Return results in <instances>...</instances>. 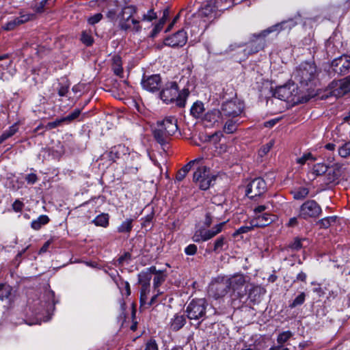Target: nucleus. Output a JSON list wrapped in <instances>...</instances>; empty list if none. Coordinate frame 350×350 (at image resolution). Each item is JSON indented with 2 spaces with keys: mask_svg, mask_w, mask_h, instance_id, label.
Listing matches in <instances>:
<instances>
[{
  "mask_svg": "<svg viewBox=\"0 0 350 350\" xmlns=\"http://www.w3.org/2000/svg\"><path fill=\"white\" fill-rule=\"evenodd\" d=\"M225 225V222H221L216 226H215L212 229L206 230L204 228H201L203 234L204 242L207 241L217 234L220 233L223 229L224 226Z\"/></svg>",
  "mask_w": 350,
  "mask_h": 350,
  "instance_id": "21",
  "label": "nucleus"
},
{
  "mask_svg": "<svg viewBox=\"0 0 350 350\" xmlns=\"http://www.w3.org/2000/svg\"><path fill=\"white\" fill-rule=\"evenodd\" d=\"M21 25L17 17H14L10 21H9L6 24L4 25V29L7 31L13 30L15 29L17 26Z\"/></svg>",
  "mask_w": 350,
  "mask_h": 350,
  "instance_id": "49",
  "label": "nucleus"
},
{
  "mask_svg": "<svg viewBox=\"0 0 350 350\" xmlns=\"http://www.w3.org/2000/svg\"><path fill=\"white\" fill-rule=\"evenodd\" d=\"M189 95L188 88H183L178 92V86L176 81H169L165 84L164 88L159 94L160 98L165 103H176V106L184 107L187 97Z\"/></svg>",
  "mask_w": 350,
  "mask_h": 350,
  "instance_id": "2",
  "label": "nucleus"
},
{
  "mask_svg": "<svg viewBox=\"0 0 350 350\" xmlns=\"http://www.w3.org/2000/svg\"><path fill=\"white\" fill-rule=\"evenodd\" d=\"M112 69L115 75L120 77L122 76L123 73V69L122 67L121 59L119 57H115L113 58Z\"/></svg>",
  "mask_w": 350,
  "mask_h": 350,
  "instance_id": "42",
  "label": "nucleus"
},
{
  "mask_svg": "<svg viewBox=\"0 0 350 350\" xmlns=\"http://www.w3.org/2000/svg\"><path fill=\"white\" fill-rule=\"evenodd\" d=\"M192 239L194 242L196 243L204 242L203 234L201 228L197 230L195 232Z\"/></svg>",
  "mask_w": 350,
  "mask_h": 350,
  "instance_id": "61",
  "label": "nucleus"
},
{
  "mask_svg": "<svg viewBox=\"0 0 350 350\" xmlns=\"http://www.w3.org/2000/svg\"><path fill=\"white\" fill-rule=\"evenodd\" d=\"M137 12V6L134 5H126L122 7L121 11L118 13L124 16V17L132 18L133 15Z\"/></svg>",
  "mask_w": 350,
  "mask_h": 350,
  "instance_id": "36",
  "label": "nucleus"
},
{
  "mask_svg": "<svg viewBox=\"0 0 350 350\" xmlns=\"http://www.w3.org/2000/svg\"><path fill=\"white\" fill-rule=\"evenodd\" d=\"M255 226L251 224V226H243L239 228L233 234L234 237H237L239 234L247 233L251 231Z\"/></svg>",
  "mask_w": 350,
  "mask_h": 350,
  "instance_id": "54",
  "label": "nucleus"
},
{
  "mask_svg": "<svg viewBox=\"0 0 350 350\" xmlns=\"http://www.w3.org/2000/svg\"><path fill=\"white\" fill-rule=\"evenodd\" d=\"M18 130V127L16 123L12 124L10 126L8 130L5 131L4 132L6 133L7 136L10 138L12 137L15 133H17Z\"/></svg>",
  "mask_w": 350,
  "mask_h": 350,
  "instance_id": "62",
  "label": "nucleus"
},
{
  "mask_svg": "<svg viewBox=\"0 0 350 350\" xmlns=\"http://www.w3.org/2000/svg\"><path fill=\"white\" fill-rule=\"evenodd\" d=\"M322 212L321 206L314 200H308L300 206L298 217L304 220L315 219Z\"/></svg>",
  "mask_w": 350,
  "mask_h": 350,
  "instance_id": "5",
  "label": "nucleus"
},
{
  "mask_svg": "<svg viewBox=\"0 0 350 350\" xmlns=\"http://www.w3.org/2000/svg\"><path fill=\"white\" fill-rule=\"evenodd\" d=\"M213 288L215 291L213 296L215 299L224 297L230 291V287L226 280L221 282L217 283L213 286Z\"/></svg>",
  "mask_w": 350,
  "mask_h": 350,
  "instance_id": "22",
  "label": "nucleus"
},
{
  "mask_svg": "<svg viewBox=\"0 0 350 350\" xmlns=\"http://www.w3.org/2000/svg\"><path fill=\"white\" fill-rule=\"evenodd\" d=\"M299 16H295L275 24L267 29L262 31V36H268L271 33H280L282 31H290L297 25V20Z\"/></svg>",
  "mask_w": 350,
  "mask_h": 350,
  "instance_id": "8",
  "label": "nucleus"
},
{
  "mask_svg": "<svg viewBox=\"0 0 350 350\" xmlns=\"http://www.w3.org/2000/svg\"><path fill=\"white\" fill-rule=\"evenodd\" d=\"M293 336L291 331H285L280 333L277 338V342L283 347V344L287 342Z\"/></svg>",
  "mask_w": 350,
  "mask_h": 350,
  "instance_id": "44",
  "label": "nucleus"
},
{
  "mask_svg": "<svg viewBox=\"0 0 350 350\" xmlns=\"http://www.w3.org/2000/svg\"><path fill=\"white\" fill-rule=\"evenodd\" d=\"M186 323L184 315L175 314L170 322V328L174 332L180 329Z\"/></svg>",
  "mask_w": 350,
  "mask_h": 350,
  "instance_id": "24",
  "label": "nucleus"
},
{
  "mask_svg": "<svg viewBox=\"0 0 350 350\" xmlns=\"http://www.w3.org/2000/svg\"><path fill=\"white\" fill-rule=\"evenodd\" d=\"M144 350H159L157 341L153 338H150V340H147V342L145 343Z\"/></svg>",
  "mask_w": 350,
  "mask_h": 350,
  "instance_id": "53",
  "label": "nucleus"
},
{
  "mask_svg": "<svg viewBox=\"0 0 350 350\" xmlns=\"http://www.w3.org/2000/svg\"><path fill=\"white\" fill-rule=\"evenodd\" d=\"M118 18V27L121 30L127 31L131 29L130 21L131 18L124 17L123 15L117 14V19Z\"/></svg>",
  "mask_w": 350,
  "mask_h": 350,
  "instance_id": "37",
  "label": "nucleus"
},
{
  "mask_svg": "<svg viewBox=\"0 0 350 350\" xmlns=\"http://www.w3.org/2000/svg\"><path fill=\"white\" fill-rule=\"evenodd\" d=\"M338 155L342 158L350 157V140L345 142L338 149Z\"/></svg>",
  "mask_w": 350,
  "mask_h": 350,
  "instance_id": "40",
  "label": "nucleus"
},
{
  "mask_svg": "<svg viewBox=\"0 0 350 350\" xmlns=\"http://www.w3.org/2000/svg\"><path fill=\"white\" fill-rule=\"evenodd\" d=\"M141 84L144 90L150 92H156L161 88V77L160 75H144Z\"/></svg>",
  "mask_w": 350,
  "mask_h": 350,
  "instance_id": "11",
  "label": "nucleus"
},
{
  "mask_svg": "<svg viewBox=\"0 0 350 350\" xmlns=\"http://www.w3.org/2000/svg\"><path fill=\"white\" fill-rule=\"evenodd\" d=\"M328 167L324 163H317L314 165L312 170L313 173L317 176L324 174L327 171Z\"/></svg>",
  "mask_w": 350,
  "mask_h": 350,
  "instance_id": "45",
  "label": "nucleus"
},
{
  "mask_svg": "<svg viewBox=\"0 0 350 350\" xmlns=\"http://www.w3.org/2000/svg\"><path fill=\"white\" fill-rule=\"evenodd\" d=\"M167 277L166 271L159 272L153 278L154 290H159V287L165 281Z\"/></svg>",
  "mask_w": 350,
  "mask_h": 350,
  "instance_id": "35",
  "label": "nucleus"
},
{
  "mask_svg": "<svg viewBox=\"0 0 350 350\" xmlns=\"http://www.w3.org/2000/svg\"><path fill=\"white\" fill-rule=\"evenodd\" d=\"M291 95V92L287 85L277 88L274 92V96L282 100H288Z\"/></svg>",
  "mask_w": 350,
  "mask_h": 350,
  "instance_id": "26",
  "label": "nucleus"
},
{
  "mask_svg": "<svg viewBox=\"0 0 350 350\" xmlns=\"http://www.w3.org/2000/svg\"><path fill=\"white\" fill-rule=\"evenodd\" d=\"M131 260V254L129 252H125L118 258L117 262L118 265H123L125 262L129 264Z\"/></svg>",
  "mask_w": 350,
  "mask_h": 350,
  "instance_id": "55",
  "label": "nucleus"
},
{
  "mask_svg": "<svg viewBox=\"0 0 350 350\" xmlns=\"http://www.w3.org/2000/svg\"><path fill=\"white\" fill-rule=\"evenodd\" d=\"M13 288L6 284H0V300L10 302L12 299Z\"/></svg>",
  "mask_w": 350,
  "mask_h": 350,
  "instance_id": "23",
  "label": "nucleus"
},
{
  "mask_svg": "<svg viewBox=\"0 0 350 350\" xmlns=\"http://www.w3.org/2000/svg\"><path fill=\"white\" fill-rule=\"evenodd\" d=\"M50 219L46 215H40L36 219L31 222V227L35 230H40L43 226L47 224Z\"/></svg>",
  "mask_w": 350,
  "mask_h": 350,
  "instance_id": "31",
  "label": "nucleus"
},
{
  "mask_svg": "<svg viewBox=\"0 0 350 350\" xmlns=\"http://www.w3.org/2000/svg\"><path fill=\"white\" fill-rule=\"evenodd\" d=\"M170 15V10L168 8H165L163 12V16L160 18L159 23L154 26V29L152 31V36H155L162 29L163 25L165 23L167 19L168 18Z\"/></svg>",
  "mask_w": 350,
  "mask_h": 350,
  "instance_id": "27",
  "label": "nucleus"
},
{
  "mask_svg": "<svg viewBox=\"0 0 350 350\" xmlns=\"http://www.w3.org/2000/svg\"><path fill=\"white\" fill-rule=\"evenodd\" d=\"M198 247L195 244H189L185 248V253L189 256L195 255L197 252Z\"/></svg>",
  "mask_w": 350,
  "mask_h": 350,
  "instance_id": "59",
  "label": "nucleus"
},
{
  "mask_svg": "<svg viewBox=\"0 0 350 350\" xmlns=\"http://www.w3.org/2000/svg\"><path fill=\"white\" fill-rule=\"evenodd\" d=\"M56 0H42L39 3L34 5L33 9L37 13H42L44 11L52 8Z\"/></svg>",
  "mask_w": 350,
  "mask_h": 350,
  "instance_id": "29",
  "label": "nucleus"
},
{
  "mask_svg": "<svg viewBox=\"0 0 350 350\" xmlns=\"http://www.w3.org/2000/svg\"><path fill=\"white\" fill-rule=\"evenodd\" d=\"M319 72L314 62L306 61L295 68L293 77L300 87L311 88L316 85Z\"/></svg>",
  "mask_w": 350,
  "mask_h": 350,
  "instance_id": "1",
  "label": "nucleus"
},
{
  "mask_svg": "<svg viewBox=\"0 0 350 350\" xmlns=\"http://www.w3.org/2000/svg\"><path fill=\"white\" fill-rule=\"evenodd\" d=\"M267 191L265 181L261 178H256L252 180L247 186L246 196L253 199L260 196Z\"/></svg>",
  "mask_w": 350,
  "mask_h": 350,
  "instance_id": "9",
  "label": "nucleus"
},
{
  "mask_svg": "<svg viewBox=\"0 0 350 350\" xmlns=\"http://www.w3.org/2000/svg\"><path fill=\"white\" fill-rule=\"evenodd\" d=\"M204 111V104L202 102L197 101L192 105L190 113L196 118L202 117Z\"/></svg>",
  "mask_w": 350,
  "mask_h": 350,
  "instance_id": "34",
  "label": "nucleus"
},
{
  "mask_svg": "<svg viewBox=\"0 0 350 350\" xmlns=\"http://www.w3.org/2000/svg\"><path fill=\"white\" fill-rule=\"evenodd\" d=\"M337 217L336 216H329L324 217L317 222V224L320 226L321 228H328L332 224L335 223L336 221Z\"/></svg>",
  "mask_w": 350,
  "mask_h": 350,
  "instance_id": "41",
  "label": "nucleus"
},
{
  "mask_svg": "<svg viewBox=\"0 0 350 350\" xmlns=\"http://www.w3.org/2000/svg\"><path fill=\"white\" fill-rule=\"evenodd\" d=\"M81 42L88 46H91L94 42L92 35L87 31H83L81 37Z\"/></svg>",
  "mask_w": 350,
  "mask_h": 350,
  "instance_id": "48",
  "label": "nucleus"
},
{
  "mask_svg": "<svg viewBox=\"0 0 350 350\" xmlns=\"http://www.w3.org/2000/svg\"><path fill=\"white\" fill-rule=\"evenodd\" d=\"M308 160L315 161V158L312 156L311 153H306L302 155L301 157L297 158L296 159V162L301 165H303L306 163V162Z\"/></svg>",
  "mask_w": 350,
  "mask_h": 350,
  "instance_id": "52",
  "label": "nucleus"
},
{
  "mask_svg": "<svg viewBox=\"0 0 350 350\" xmlns=\"http://www.w3.org/2000/svg\"><path fill=\"white\" fill-rule=\"evenodd\" d=\"M129 149L123 144H118L112 147L106 155L109 160L115 162L117 159L121 158L123 155L128 154Z\"/></svg>",
  "mask_w": 350,
  "mask_h": 350,
  "instance_id": "15",
  "label": "nucleus"
},
{
  "mask_svg": "<svg viewBox=\"0 0 350 350\" xmlns=\"http://www.w3.org/2000/svg\"><path fill=\"white\" fill-rule=\"evenodd\" d=\"M216 176L211 174L209 167L205 165H200L197 167L193 173V180L202 190L208 189L212 182L215 180Z\"/></svg>",
  "mask_w": 350,
  "mask_h": 350,
  "instance_id": "4",
  "label": "nucleus"
},
{
  "mask_svg": "<svg viewBox=\"0 0 350 350\" xmlns=\"http://www.w3.org/2000/svg\"><path fill=\"white\" fill-rule=\"evenodd\" d=\"M306 296V293L301 292L293 300L291 303L289 304V308H294L298 306L302 305L305 301Z\"/></svg>",
  "mask_w": 350,
  "mask_h": 350,
  "instance_id": "43",
  "label": "nucleus"
},
{
  "mask_svg": "<svg viewBox=\"0 0 350 350\" xmlns=\"http://www.w3.org/2000/svg\"><path fill=\"white\" fill-rule=\"evenodd\" d=\"M152 275H149V272L142 271L138 274V281L142 286H150V282Z\"/></svg>",
  "mask_w": 350,
  "mask_h": 350,
  "instance_id": "39",
  "label": "nucleus"
},
{
  "mask_svg": "<svg viewBox=\"0 0 350 350\" xmlns=\"http://www.w3.org/2000/svg\"><path fill=\"white\" fill-rule=\"evenodd\" d=\"M64 123L62 118L56 119L55 121L49 122L45 126L46 130L55 129Z\"/></svg>",
  "mask_w": 350,
  "mask_h": 350,
  "instance_id": "57",
  "label": "nucleus"
},
{
  "mask_svg": "<svg viewBox=\"0 0 350 350\" xmlns=\"http://www.w3.org/2000/svg\"><path fill=\"white\" fill-rule=\"evenodd\" d=\"M274 144V142L273 140L269 141L268 143L262 146L258 151V154L260 157H264L266 155L271 149Z\"/></svg>",
  "mask_w": 350,
  "mask_h": 350,
  "instance_id": "51",
  "label": "nucleus"
},
{
  "mask_svg": "<svg viewBox=\"0 0 350 350\" xmlns=\"http://www.w3.org/2000/svg\"><path fill=\"white\" fill-rule=\"evenodd\" d=\"M92 222L96 226L107 228L109 224V215L108 213H101L96 216Z\"/></svg>",
  "mask_w": 350,
  "mask_h": 350,
  "instance_id": "33",
  "label": "nucleus"
},
{
  "mask_svg": "<svg viewBox=\"0 0 350 350\" xmlns=\"http://www.w3.org/2000/svg\"><path fill=\"white\" fill-rule=\"evenodd\" d=\"M157 18V13L154 12V10L150 9L148 12L143 15L142 21H152Z\"/></svg>",
  "mask_w": 350,
  "mask_h": 350,
  "instance_id": "56",
  "label": "nucleus"
},
{
  "mask_svg": "<svg viewBox=\"0 0 350 350\" xmlns=\"http://www.w3.org/2000/svg\"><path fill=\"white\" fill-rule=\"evenodd\" d=\"M304 239H299L296 237L293 239V241L289 243L288 248H290L293 251H299L303 247L302 242L305 241Z\"/></svg>",
  "mask_w": 350,
  "mask_h": 350,
  "instance_id": "46",
  "label": "nucleus"
},
{
  "mask_svg": "<svg viewBox=\"0 0 350 350\" xmlns=\"http://www.w3.org/2000/svg\"><path fill=\"white\" fill-rule=\"evenodd\" d=\"M81 114V109H75L68 116L62 118L64 123L70 124L72 122L75 121L77 118H80L79 121H83L85 117V113L80 116Z\"/></svg>",
  "mask_w": 350,
  "mask_h": 350,
  "instance_id": "28",
  "label": "nucleus"
},
{
  "mask_svg": "<svg viewBox=\"0 0 350 350\" xmlns=\"http://www.w3.org/2000/svg\"><path fill=\"white\" fill-rule=\"evenodd\" d=\"M267 36H262V31L252 34L247 47L244 49L245 53L249 55L262 50L265 46V38Z\"/></svg>",
  "mask_w": 350,
  "mask_h": 350,
  "instance_id": "7",
  "label": "nucleus"
},
{
  "mask_svg": "<svg viewBox=\"0 0 350 350\" xmlns=\"http://www.w3.org/2000/svg\"><path fill=\"white\" fill-rule=\"evenodd\" d=\"M187 42V35L184 30H179L164 40V44L171 47H182Z\"/></svg>",
  "mask_w": 350,
  "mask_h": 350,
  "instance_id": "13",
  "label": "nucleus"
},
{
  "mask_svg": "<svg viewBox=\"0 0 350 350\" xmlns=\"http://www.w3.org/2000/svg\"><path fill=\"white\" fill-rule=\"evenodd\" d=\"M208 303L205 299H193L186 306L185 314L191 325L199 328L201 323L207 319Z\"/></svg>",
  "mask_w": 350,
  "mask_h": 350,
  "instance_id": "3",
  "label": "nucleus"
},
{
  "mask_svg": "<svg viewBox=\"0 0 350 350\" xmlns=\"http://www.w3.org/2000/svg\"><path fill=\"white\" fill-rule=\"evenodd\" d=\"M188 170L183 167L180 170H179L176 174V179L178 181L183 180L188 173Z\"/></svg>",
  "mask_w": 350,
  "mask_h": 350,
  "instance_id": "63",
  "label": "nucleus"
},
{
  "mask_svg": "<svg viewBox=\"0 0 350 350\" xmlns=\"http://www.w3.org/2000/svg\"><path fill=\"white\" fill-rule=\"evenodd\" d=\"M133 220L132 219H126L118 226L117 232L119 233L126 234L129 236L133 227Z\"/></svg>",
  "mask_w": 350,
  "mask_h": 350,
  "instance_id": "32",
  "label": "nucleus"
},
{
  "mask_svg": "<svg viewBox=\"0 0 350 350\" xmlns=\"http://www.w3.org/2000/svg\"><path fill=\"white\" fill-rule=\"evenodd\" d=\"M150 291V286H142L140 291V304L142 306L147 304L148 295Z\"/></svg>",
  "mask_w": 350,
  "mask_h": 350,
  "instance_id": "47",
  "label": "nucleus"
},
{
  "mask_svg": "<svg viewBox=\"0 0 350 350\" xmlns=\"http://www.w3.org/2000/svg\"><path fill=\"white\" fill-rule=\"evenodd\" d=\"M244 104L237 100L231 99L224 102L221 106V117L224 118H234L239 116L243 111Z\"/></svg>",
  "mask_w": 350,
  "mask_h": 350,
  "instance_id": "6",
  "label": "nucleus"
},
{
  "mask_svg": "<svg viewBox=\"0 0 350 350\" xmlns=\"http://www.w3.org/2000/svg\"><path fill=\"white\" fill-rule=\"evenodd\" d=\"M224 118L221 117L220 109H213L208 111L204 117V121L208 123L209 126H213L215 123L219 122Z\"/></svg>",
  "mask_w": 350,
  "mask_h": 350,
  "instance_id": "20",
  "label": "nucleus"
},
{
  "mask_svg": "<svg viewBox=\"0 0 350 350\" xmlns=\"http://www.w3.org/2000/svg\"><path fill=\"white\" fill-rule=\"evenodd\" d=\"M331 86L333 88V95L337 97L343 96L350 92V75L339 81H332Z\"/></svg>",
  "mask_w": 350,
  "mask_h": 350,
  "instance_id": "12",
  "label": "nucleus"
},
{
  "mask_svg": "<svg viewBox=\"0 0 350 350\" xmlns=\"http://www.w3.org/2000/svg\"><path fill=\"white\" fill-rule=\"evenodd\" d=\"M237 4V2H234V0H216L213 7L220 11H224L232 8L234 5ZM204 10H213V6L211 3H207L204 8Z\"/></svg>",
  "mask_w": 350,
  "mask_h": 350,
  "instance_id": "17",
  "label": "nucleus"
},
{
  "mask_svg": "<svg viewBox=\"0 0 350 350\" xmlns=\"http://www.w3.org/2000/svg\"><path fill=\"white\" fill-rule=\"evenodd\" d=\"M293 198L296 200H302L309 194V189L304 187H299L291 191Z\"/></svg>",
  "mask_w": 350,
  "mask_h": 350,
  "instance_id": "30",
  "label": "nucleus"
},
{
  "mask_svg": "<svg viewBox=\"0 0 350 350\" xmlns=\"http://www.w3.org/2000/svg\"><path fill=\"white\" fill-rule=\"evenodd\" d=\"M21 24H23L27 21H29L35 18V14L27 13V12H21L20 16H17Z\"/></svg>",
  "mask_w": 350,
  "mask_h": 350,
  "instance_id": "50",
  "label": "nucleus"
},
{
  "mask_svg": "<svg viewBox=\"0 0 350 350\" xmlns=\"http://www.w3.org/2000/svg\"><path fill=\"white\" fill-rule=\"evenodd\" d=\"M230 289L233 291H238L245 285V278L243 274H236L226 280Z\"/></svg>",
  "mask_w": 350,
  "mask_h": 350,
  "instance_id": "18",
  "label": "nucleus"
},
{
  "mask_svg": "<svg viewBox=\"0 0 350 350\" xmlns=\"http://www.w3.org/2000/svg\"><path fill=\"white\" fill-rule=\"evenodd\" d=\"M153 136L155 140L161 146L168 143L170 136L165 133L161 125L157 122V126L153 130Z\"/></svg>",
  "mask_w": 350,
  "mask_h": 350,
  "instance_id": "19",
  "label": "nucleus"
},
{
  "mask_svg": "<svg viewBox=\"0 0 350 350\" xmlns=\"http://www.w3.org/2000/svg\"><path fill=\"white\" fill-rule=\"evenodd\" d=\"M158 123L170 137L174 135L178 131L177 119L175 117L166 118Z\"/></svg>",
  "mask_w": 350,
  "mask_h": 350,
  "instance_id": "14",
  "label": "nucleus"
},
{
  "mask_svg": "<svg viewBox=\"0 0 350 350\" xmlns=\"http://www.w3.org/2000/svg\"><path fill=\"white\" fill-rule=\"evenodd\" d=\"M103 18V14L101 13H97L88 18V22L89 24L93 25L98 23Z\"/></svg>",
  "mask_w": 350,
  "mask_h": 350,
  "instance_id": "58",
  "label": "nucleus"
},
{
  "mask_svg": "<svg viewBox=\"0 0 350 350\" xmlns=\"http://www.w3.org/2000/svg\"><path fill=\"white\" fill-rule=\"evenodd\" d=\"M24 204L19 200H16L12 205V209L16 213H21L24 207Z\"/></svg>",
  "mask_w": 350,
  "mask_h": 350,
  "instance_id": "60",
  "label": "nucleus"
},
{
  "mask_svg": "<svg viewBox=\"0 0 350 350\" xmlns=\"http://www.w3.org/2000/svg\"><path fill=\"white\" fill-rule=\"evenodd\" d=\"M228 245L226 237L220 236L214 241L212 251L215 254H219L228 248Z\"/></svg>",
  "mask_w": 350,
  "mask_h": 350,
  "instance_id": "25",
  "label": "nucleus"
},
{
  "mask_svg": "<svg viewBox=\"0 0 350 350\" xmlns=\"http://www.w3.org/2000/svg\"><path fill=\"white\" fill-rule=\"evenodd\" d=\"M25 180L28 184L33 185L38 180V176L34 173H31L25 176Z\"/></svg>",
  "mask_w": 350,
  "mask_h": 350,
  "instance_id": "64",
  "label": "nucleus"
},
{
  "mask_svg": "<svg viewBox=\"0 0 350 350\" xmlns=\"http://www.w3.org/2000/svg\"><path fill=\"white\" fill-rule=\"evenodd\" d=\"M273 221V215L269 213H262L256 215L251 220V224L255 227L262 228L269 226Z\"/></svg>",
  "mask_w": 350,
  "mask_h": 350,
  "instance_id": "16",
  "label": "nucleus"
},
{
  "mask_svg": "<svg viewBox=\"0 0 350 350\" xmlns=\"http://www.w3.org/2000/svg\"><path fill=\"white\" fill-rule=\"evenodd\" d=\"M330 66L332 70L338 75H345L349 72L350 57L342 55L336 57L332 61Z\"/></svg>",
  "mask_w": 350,
  "mask_h": 350,
  "instance_id": "10",
  "label": "nucleus"
},
{
  "mask_svg": "<svg viewBox=\"0 0 350 350\" xmlns=\"http://www.w3.org/2000/svg\"><path fill=\"white\" fill-rule=\"evenodd\" d=\"M238 124L233 118H230L224 126V131L228 134L234 133L237 129Z\"/></svg>",
  "mask_w": 350,
  "mask_h": 350,
  "instance_id": "38",
  "label": "nucleus"
}]
</instances>
